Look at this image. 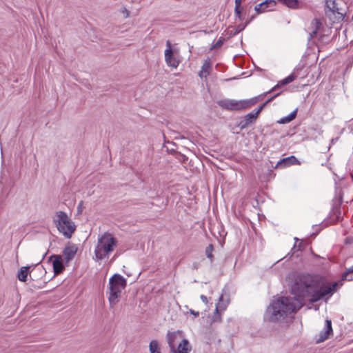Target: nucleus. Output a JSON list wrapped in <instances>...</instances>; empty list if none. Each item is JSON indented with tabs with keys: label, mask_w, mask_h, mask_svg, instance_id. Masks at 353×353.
Returning a JSON list of instances; mask_svg holds the SVG:
<instances>
[{
	"label": "nucleus",
	"mask_w": 353,
	"mask_h": 353,
	"mask_svg": "<svg viewBox=\"0 0 353 353\" xmlns=\"http://www.w3.org/2000/svg\"><path fill=\"white\" fill-rule=\"evenodd\" d=\"M218 319H221V314L219 313V315L215 312L214 316V321H216Z\"/></svg>",
	"instance_id": "obj_41"
},
{
	"label": "nucleus",
	"mask_w": 353,
	"mask_h": 353,
	"mask_svg": "<svg viewBox=\"0 0 353 353\" xmlns=\"http://www.w3.org/2000/svg\"><path fill=\"white\" fill-rule=\"evenodd\" d=\"M341 281H353V265L347 268L341 275Z\"/></svg>",
	"instance_id": "obj_26"
},
{
	"label": "nucleus",
	"mask_w": 353,
	"mask_h": 353,
	"mask_svg": "<svg viewBox=\"0 0 353 353\" xmlns=\"http://www.w3.org/2000/svg\"><path fill=\"white\" fill-rule=\"evenodd\" d=\"M179 336H183V331L179 330L174 332L168 331L165 337L170 349H172L176 345L175 342L178 339Z\"/></svg>",
	"instance_id": "obj_17"
},
{
	"label": "nucleus",
	"mask_w": 353,
	"mask_h": 353,
	"mask_svg": "<svg viewBox=\"0 0 353 353\" xmlns=\"http://www.w3.org/2000/svg\"><path fill=\"white\" fill-rule=\"evenodd\" d=\"M230 300L228 298L226 299H224V294H221L219 299V303L216 305L215 311L219 315V309L221 310H225L229 304Z\"/></svg>",
	"instance_id": "obj_23"
},
{
	"label": "nucleus",
	"mask_w": 353,
	"mask_h": 353,
	"mask_svg": "<svg viewBox=\"0 0 353 353\" xmlns=\"http://www.w3.org/2000/svg\"><path fill=\"white\" fill-rule=\"evenodd\" d=\"M226 39L224 38V37H219V39H218V41L212 46V48H210V50H212V49H218L219 48H221L222 46V45L223 44V43L225 41Z\"/></svg>",
	"instance_id": "obj_31"
},
{
	"label": "nucleus",
	"mask_w": 353,
	"mask_h": 353,
	"mask_svg": "<svg viewBox=\"0 0 353 353\" xmlns=\"http://www.w3.org/2000/svg\"><path fill=\"white\" fill-rule=\"evenodd\" d=\"M165 61L168 66L177 68L179 62L174 58V52L170 41L166 42V49L164 52Z\"/></svg>",
	"instance_id": "obj_11"
},
{
	"label": "nucleus",
	"mask_w": 353,
	"mask_h": 353,
	"mask_svg": "<svg viewBox=\"0 0 353 353\" xmlns=\"http://www.w3.org/2000/svg\"><path fill=\"white\" fill-rule=\"evenodd\" d=\"M318 34V32L313 30L312 32L310 34V37H309V40H311L312 38H314V37H316Z\"/></svg>",
	"instance_id": "obj_38"
},
{
	"label": "nucleus",
	"mask_w": 353,
	"mask_h": 353,
	"mask_svg": "<svg viewBox=\"0 0 353 353\" xmlns=\"http://www.w3.org/2000/svg\"><path fill=\"white\" fill-rule=\"evenodd\" d=\"M181 160L185 162V161L188 160V157L185 156V155H183V154H181Z\"/></svg>",
	"instance_id": "obj_48"
},
{
	"label": "nucleus",
	"mask_w": 353,
	"mask_h": 353,
	"mask_svg": "<svg viewBox=\"0 0 353 353\" xmlns=\"http://www.w3.org/2000/svg\"><path fill=\"white\" fill-rule=\"evenodd\" d=\"M296 249H297L296 244V243H294V244L293 245V246L291 249V252H293V253H295L296 252H297Z\"/></svg>",
	"instance_id": "obj_43"
},
{
	"label": "nucleus",
	"mask_w": 353,
	"mask_h": 353,
	"mask_svg": "<svg viewBox=\"0 0 353 353\" xmlns=\"http://www.w3.org/2000/svg\"><path fill=\"white\" fill-rule=\"evenodd\" d=\"M216 104L221 108L229 111L241 112L248 109L246 100L221 99L216 102Z\"/></svg>",
	"instance_id": "obj_6"
},
{
	"label": "nucleus",
	"mask_w": 353,
	"mask_h": 353,
	"mask_svg": "<svg viewBox=\"0 0 353 353\" xmlns=\"http://www.w3.org/2000/svg\"><path fill=\"white\" fill-rule=\"evenodd\" d=\"M255 18L254 15L251 16L250 18L245 20L244 23H242L243 26H245V28L248 26L252 20Z\"/></svg>",
	"instance_id": "obj_34"
},
{
	"label": "nucleus",
	"mask_w": 353,
	"mask_h": 353,
	"mask_svg": "<svg viewBox=\"0 0 353 353\" xmlns=\"http://www.w3.org/2000/svg\"><path fill=\"white\" fill-rule=\"evenodd\" d=\"M276 5L275 0H265L257 4L254 7L255 12L259 14L267 11L272 10V8Z\"/></svg>",
	"instance_id": "obj_14"
},
{
	"label": "nucleus",
	"mask_w": 353,
	"mask_h": 353,
	"mask_svg": "<svg viewBox=\"0 0 353 353\" xmlns=\"http://www.w3.org/2000/svg\"><path fill=\"white\" fill-rule=\"evenodd\" d=\"M294 254V253H293V252H291V250L286 254V256L284 257L285 258H287L288 259H290L293 255Z\"/></svg>",
	"instance_id": "obj_42"
},
{
	"label": "nucleus",
	"mask_w": 353,
	"mask_h": 353,
	"mask_svg": "<svg viewBox=\"0 0 353 353\" xmlns=\"http://www.w3.org/2000/svg\"><path fill=\"white\" fill-rule=\"evenodd\" d=\"M258 117L254 114L252 112H250L245 114L243 119L237 124V127L240 128V130H244L247 128L249 125L254 123Z\"/></svg>",
	"instance_id": "obj_15"
},
{
	"label": "nucleus",
	"mask_w": 353,
	"mask_h": 353,
	"mask_svg": "<svg viewBox=\"0 0 353 353\" xmlns=\"http://www.w3.org/2000/svg\"><path fill=\"white\" fill-rule=\"evenodd\" d=\"M352 241V239L350 237H347L345 239V243L346 244L347 243H351V242Z\"/></svg>",
	"instance_id": "obj_44"
},
{
	"label": "nucleus",
	"mask_w": 353,
	"mask_h": 353,
	"mask_svg": "<svg viewBox=\"0 0 353 353\" xmlns=\"http://www.w3.org/2000/svg\"><path fill=\"white\" fill-rule=\"evenodd\" d=\"M78 251V247L76 244L68 242L63 250V256H64V261H65V265H68V263L74 258Z\"/></svg>",
	"instance_id": "obj_10"
},
{
	"label": "nucleus",
	"mask_w": 353,
	"mask_h": 353,
	"mask_svg": "<svg viewBox=\"0 0 353 353\" xmlns=\"http://www.w3.org/2000/svg\"><path fill=\"white\" fill-rule=\"evenodd\" d=\"M331 202L332 209L330 214H332L336 216L337 219H339L341 214V205L343 202V192L340 188H335L334 196Z\"/></svg>",
	"instance_id": "obj_7"
},
{
	"label": "nucleus",
	"mask_w": 353,
	"mask_h": 353,
	"mask_svg": "<svg viewBox=\"0 0 353 353\" xmlns=\"http://www.w3.org/2000/svg\"><path fill=\"white\" fill-rule=\"evenodd\" d=\"M301 165V161L294 155L281 159L274 167V169H283L292 165Z\"/></svg>",
	"instance_id": "obj_9"
},
{
	"label": "nucleus",
	"mask_w": 353,
	"mask_h": 353,
	"mask_svg": "<svg viewBox=\"0 0 353 353\" xmlns=\"http://www.w3.org/2000/svg\"><path fill=\"white\" fill-rule=\"evenodd\" d=\"M343 281L341 279L327 285L325 278L321 274H299L290 290L294 297L280 296L272 301L266 309L264 320L273 323L283 320L289 314L300 309L305 297L310 296V303L318 302L327 295L332 296L343 285Z\"/></svg>",
	"instance_id": "obj_1"
},
{
	"label": "nucleus",
	"mask_w": 353,
	"mask_h": 353,
	"mask_svg": "<svg viewBox=\"0 0 353 353\" xmlns=\"http://www.w3.org/2000/svg\"><path fill=\"white\" fill-rule=\"evenodd\" d=\"M123 12L126 14L125 17H128V15H129V11H128L125 8H123Z\"/></svg>",
	"instance_id": "obj_47"
},
{
	"label": "nucleus",
	"mask_w": 353,
	"mask_h": 353,
	"mask_svg": "<svg viewBox=\"0 0 353 353\" xmlns=\"http://www.w3.org/2000/svg\"><path fill=\"white\" fill-rule=\"evenodd\" d=\"M213 250H214V245L212 243L209 244L205 248V254L206 255V257L210 261L211 263H212L214 261V256L212 254Z\"/></svg>",
	"instance_id": "obj_28"
},
{
	"label": "nucleus",
	"mask_w": 353,
	"mask_h": 353,
	"mask_svg": "<svg viewBox=\"0 0 353 353\" xmlns=\"http://www.w3.org/2000/svg\"><path fill=\"white\" fill-rule=\"evenodd\" d=\"M200 299H201V301H202L204 303H205V304H207V303H208V298H207V296H205V295H203V294H201V295L200 296Z\"/></svg>",
	"instance_id": "obj_39"
},
{
	"label": "nucleus",
	"mask_w": 353,
	"mask_h": 353,
	"mask_svg": "<svg viewBox=\"0 0 353 353\" xmlns=\"http://www.w3.org/2000/svg\"><path fill=\"white\" fill-rule=\"evenodd\" d=\"M57 219L54 223L58 231L63 234L66 239H70L76 230L74 223L68 216L66 212L59 211L56 212Z\"/></svg>",
	"instance_id": "obj_4"
},
{
	"label": "nucleus",
	"mask_w": 353,
	"mask_h": 353,
	"mask_svg": "<svg viewBox=\"0 0 353 353\" xmlns=\"http://www.w3.org/2000/svg\"><path fill=\"white\" fill-rule=\"evenodd\" d=\"M315 227H316L318 228L316 229V231L311 234V236H313V237H315L321 230V228H319V225H313V228H314Z\"/></svg>",
	"instance_id": "obj_36"
},
{
	"label": "nucleus",
	"mask_w": 353,
	"mask_h": 353,
	"mask_svg": "<svg viewBox=\"0 0 353 353\" xmlns=\"http://www.w3.org/2000/svg\"><path fill=\"white\" fill-rule=\"evenodd\" d=\"M238 79L237 77H233V78L228 79H226V81H230V80H232V79Z\"/></svg>",
	"instance_id": "obj_53"
},
{
	"label": "nucleus",
	"mask_w": 353,
	"mask_h": 353,
	"mask_svg": "<svg viewBox=\"0 0 353 353\" xmlns=\"http://www.w3.org/2000/svg\"><path fill=\"white\" fill-rule=\"evenodd\" d=\"M189 312H190L191 314L194 315V317H197V316H199V312H198V311H195V310H192V309H190Z\"/></svg>",
	"instance_id": "obj_37"
},
{
	"label": "nucleus",
	"mask_w": 353,
	"mask_h": 353,
	"mask_svg": "<svg viewBox=\"0 0 353 353\" xmlns=\"http://www.w3.org/2000/svg\"><path fill=\"white\" fill-rule=\"evenodd\" d=\"M283 91L276 93L272 97L268 98L266 101H265L263 103H261L257 108L254 109L252 112L256 114L257 117H259L261 112L264 110V108L271 103L275 98L281 94Z\"/></svg>",
	"instance_id": "obj_19"
},
{
	"label": "nucleus",
	"mask_w": 353,
	"mask_h": 353,
	"mask_svg": "<svg viewBox=\"0 0 353 353\" xmlns=\"http://www.w3.org/2000/svg\"><path fill=\"white\" fill-rule=\"evenodd\" d=\"M268 93L265 92L264 94H259L256 97H254L252 98L245 99L248 108H250L252 106L256 104L259 101L262 100L265 96H266Z\"/></svg>",
	"instance_id": "obj_25"
},
{
	"label": "nucleus",
	"mask_w": 353,
	"mask_h": 353,
	"mask_svg": "<svg viewBox=\"0 0 353 353\" xmlns=\"http://www.w3.org/2000/svg\"><path fill=\"white\" fill-rule=\"evenodd\" d=\"M279 3L291 9L299 8V0H277Z\"/></svg>",
	"instance_id": "obj_24"
},
{
	"label": "nucleus",
	"mask_w": 353,
	"mask_h": 353,
	"mask_svg": "<svg viewBox=\"0 0 353 353\" xmlns=\"http://www.w3.org/2000/svg\"><path fill=\"white\" fill-rule=\"evenodd\" d=\"M296 78V76L294 73L290 74L283 79L279 81L270 90L267 92V93L273 92L282 87L287 85L288 84L290 83L294 80H295Z\"/></svg>",
	"instance_id": "obj_18"
},
{
	"label": "nucleus",
	"mask_w": 353,
	"mask_h": 353,
	"mask_svg": "<svg viewBox=\"0 0 353 353\" xmlns=\"http://www.w3.org/2000/svg\"><path fill=\"white\" fill-rule=\"evenodd\" d=\"M310 251H311V254H312V256H314L315 258H320V256L315 254L312 248H310Z\"/></svg>",
	"instance_id": "obj_45"
},
{
	"label": "nucleus",
	"mask_w": 353,
	"mask_h": 353,
	"mask_svg": "<svg viewBox=\"0 0 353 353\" xmlns=\"http://www.w3.org/2000/svg\"><path fill=\"white\" fill-rule=\"evenodd\" d=\"M332 333V321L327 318L325 321V327L323 330L320 332L319 337L316 339V343L325 341L330 338Z\"/></svg>",
	"instance_id": "obj_12"
},
{
	"label": "nucleus",
	"mask_w": 353,
	"mask_h": 353,
	"mask_svg": "<svg viewBox=\"0 0 353 353\" xmlns=\"http://www.w3.org/2000/svg\"><path fill=\"white\" fill-rule=\"evenodd\" d=\"M298 108H296L292 112H291L288 115L281 118L279 120L276 121V123L279 124H286L296 119L297 116Z\"/></svg>",
	"instance_id": "obj_22"
},
{
	"label": "nucleus",
	"mask_w": 353,
	"mask_h": 353,
	"mask_svg": "<svg viewBox=\"0 0 353 353\" xmlns=\"http://www.w3.org/2000/svg\"><path fill=\"white\" fill-rule=\"evenodd\" d=\"M337 0H325L324 12L325 16L332 23H339L343 21L346 12L339 6Z\"/></svg>",
	"instance_id": "obj_5"
},
{
	"label": "nucleus",
	"mask_w": 353,
	"mask_h": 353,
	"mask_svg": "<svg viewBox=\"0 0 353 353\" xmlns=\"http://www.w3.org/2000/svg\"><path fill=\"white\" fill-rule=\"evenodd\" d=\"M243 7H234V16L236 19L239 21H243L245 19V14H243Z\"/></svg>",
	"instance_id": "obj_29"
},
{
	"label": "nucleus",
	"mask_w": 353,
	"mask_h": 353,
	"mask_svg": "<svg viewBox=\"0 0 353 353\" xmlns=\"http://www.w3.org/2000/svg\"><path fill=\"white\" fill-rule=\"evenodd\" d=\"M119 255V254L118 252H116L112 260H114Z\"/></svg>",
	"instance_id": "obj_50"
},
{
	"label": "nucleus",
	"mask_w": 353,
	"mask_h": 353,
	"mask_svg": "<svg viewBox=\"0 0 353 353\" xmlns=\"http://www.w3.org/2000/svg\"><path fill=\"white\" fill-rule=\"evenodd\" d=\"M211 68H212V63L210 61V59L209 57H208L207 59L203 63V65L201 66V70H200V72L199 73V76L201 78H203V77H206L207 75L210 74Z\"/></svg>",
	"instance_id": "obj_20"
},
{
	"label": "nucleus",
	"mask_w": 353,
	"mask_h": 353,
	"mask_svg": "<svg viewBox=\"0 0 353 353\" xmlns=\"http://www.w3.org/2000/svg\"><path fill=\"white\" fill-rule=\"evenodd\" d=\"M294 241H295V243H296L298 241H300V242H301V239H299V238H297V237H294Z\"/></svg>",
	"instance_id": "obj_51"
},
{
	"label": "nucleus",
	"mask_w": 353,
	"mask_h": 353,
	"mask_svg": "<svg viewBox=\"0 0 353 353\" xmlns=\"http://www.w3.org/2000/svg\"><path fill=\"white\" fill-rule=\"evenodd\" d=\"M245 29V26H243L242 23L239 24L237 26H230L228 28V30H227L226 35L228 36V39H230L237 34H239L240 32L243 31Z\"/></svg>",
	"instance_id": "obj_21"
},
{
	"label": "nucleus",
	"mask_w": 353,
	"mask_h": 353,
	"mask_svg": "<svg viewBox=\"0 0 353 353\" xmlns=\"http://www.w3.org/2000/svg\"><path fill=\"white\" fill-rule=\"evenodd\" d=\"M315 310H319V307H317V306H316V307H315Z\"/></svg>",
	"instance_id": "obj_54"
},
{
	"label": "nucleus",
	"mask_w": 353,
	"mask_h": 353,
	"mask_svg": "<svg viewBox=\"0 0 353 353\" xmlns=\"http://www.w3.org/2000/svg\"><path fill=\"white\" fill-rule=\"evenodd\" d=\"M83 208V201H81L77 205V214H81Z\"/></svg>",
	"instance_id": "obj_35"
},
{
	"label": "nucleus",
	"mask_w": 353,
	"mask_h": 353,
	"mask_svg": "<svg viewBox=\"0 0 353 353\" xmlns=\"http://www.w3.org/2000/svg\"><path fill=\"white\" fill-rule=\"evenodd\" d=\"M193 268L194 269H197L198 268V263H193Z\"/></svg>",
	"instance_id": "obj_49"
},
{
	"label": "nucleus",
	"mask_w": 353,
	"mask_h": 353,
	"mask_svg": "<svg viewBox=\"0 0 353 353\" xmlns=\"http://www.w3.org/2000/svg\"><path fill=\"white\" fill-rule=\"evenodd\" d=\"M40 263L41 262H38L37 263L32 265L21 267L17 272V279L21 282H26L28 280V276L30 273V269H32V270H34V268L39 265Z\"/></svg>",
	"instance_id": "obj_16"
},
{
	"label": "nucleus",
	"mask_w": 353,
	"mask_h": 353,
	"mask_svg": "<svg viewBox=\"0 0 353 353\" xmlns=\"http://www.w3.org/2000/svg\"><path fill=\"white\" fill-rule=\"evenodd\" d=\"M348 166L353 167V159H350L348 161Z\"/></svg>",
	"instance_id": "obj_46"
},
{
	"label": "nucleus",
	"mask_w": 353,
	"mask_h": 353,
	"mask_svg": "<svg viewBox=\"0 0 353 353\" xmlns=\"http://www.w3.org/2000/svg\"><path fill=\"white\" fill-rule=\"evenodd\" d=\"M243 0H235V7H243L241 3Z\"/></svg>",
	"instance_id": "obj_40"
},
{
	"label": "nucleus",
	"mask_w": 353,
	"mask_h": 353,
	"mask_svg": "<svg viewBox=\"0 0 353 353\" xmlns=\"http://www.w3.org/2000/svg\"><path fill=\"white\" fill-rule=\"evenodd\" d=\"M47 253H48V252H46V253L43 255V256H42V259H41L39 262H41V261H42L44 259V258L46 257V256Z\"/></svg>",
	"instance_id": "obj_52"
},
{
	"label": "nucleus",
	"mask_w": 353,
	"mask_h": 353,
	"mask_svg": "<svg viewBox=\"0 0 353 353\" xmlns=\"http://www.w3.org/2000/svg\"><path fill=\"white\" fill-rule=\"evenodd\" d=\"M127 286V280L120 274L115 273L108 282V301L111 306L115 305L119 300L123 290Z\"/></svg>",
	"instance_id": "obj_3"
},
{
	"label": "nucleus",
	"mask_w": 353,
	"mask_h": 353,
	"mask_svg": "<svg viewBox=\"0 0 353 353\" xmlns=\"http://www.w3.org/2000/svg\"><path fill=\"white\" fill-rule=\"evenodd\" d=\"M118 240L112 234L105 232L98 238L97 245L94 249V260L96 261H101L105 257H108L117 246Z\"/></svg>",
	"instance_id": "obj_2"
},
{
	"label": "nucleus",
	"mask_w": 353,
	"mask_h": 353,
	"mask_svg": "<svg viewBox=\"0 0 353 353\" xmlns=\"http://www.w3.org/2000/svg\"><path fill=\"white\" fill-rule=\"evenodd\" d=\"M150 353H161L160 350V345L157 340H152L149 344Z\"/></svg>",
	"instance_id": "obj_27"
},
{
	"label": "nucleus",
	"mask_w": 353,
	"mask_h": 353,
	"mask_svg": "<svg viewBox=\"0 0 353 353\" xmlns=\"http://www.w3.org/2000/svg\"><path fill=\"white\" fill-rule=\"evenodd\" d=\"M48 263H52L54 275L62 274L65 269V261L63 260L61 254H53L48 259Z\"/></svg>",
	"instance_id": "obj_8"
},
{
	"label": "nucleus",
	"mask_w": 353,
	"mask_h": 353,
	"mask_svg": "<svg viewBox=\"0 0 353 353\" xmlns=\"http://www.w3.org/2000/svg\"><path fill=\"white\" fill-rule=\"evenodd\" d=\"M310 243V242L309 241H306L305 243H303V241H301L298 245L296 244V250L302 252L305 249V246L309 245Z\"/></svg>",
	"instance_id": "obj_32"
},
{
	"label": "nucleus",
	"mask_w": 353,
	"mask_h": 353,
	"mask_svg": "<svg viewBox=\"0 0 353 353\" xmlns=\"http://www.w3.org/2000/svg\"><path fill=\"white\" fill-rule=\"evenodd\" d=\"M276 176V174L274 172V170L273 169H269L268 170V174H267V178H268V180H271L272 179H274Z\"/></svg>",
	"instance_id": "obj_33"
},
{
	"label": "nucleus",
	"mask_w": 353,
	"mask_h": 353,
	"mask_svg": "<svg viewBox=\"0 0 353 353\" xmlns=\"http://www.w3.org/2000/svg\"><path fill=\"white\" fill-rule=\"evenodd\" d=\"M171 353H190L192 345L188 339L183 338L177 345L170 349Z\"/></svg>",
	"instance_id": "obj_13"
},
{
	"label": "nucleus",
	"mask_w": 353,
	"mask_h": 353,
	"mask_svg": "<svg viewBox=\"0 0 353 353\" xmlns=\"http://www.w3.org/2000/svg\"><path fill=\"white\" fill-rule=\"evenodd\" d=\"M311 26L314 30L319 32L322 27V23L320 19L314 18L311 22Z\"/></svg>",
	"instance_id": "obj_30"
}]
</instances>
